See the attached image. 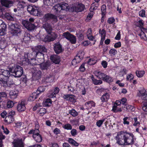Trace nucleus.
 Segmentation results:
<instances>
[{
  "label": "nucleus",
  "instance_id": "30",
  "mask_svg": "<svg viewBox=\"0 0 147 147\" xmlns=\"http://www.w3.org/2000/svg\"><path fill=\"white\" fill-rule=\"evenodd\" d=\"M110 95L107 93L104 94L100 98V99L102 102L107 101L109 98Z\"/></svg>",
  "mask_w": 147,
  "mask_h": 147
},
{
  "label": "nucleus",
  "instance_id": "46",
  "mask_svg": "<svg viewBox=\"0 0 147 147\" xmlns=\"http://www.w3.org/2000/svg\"><path fill=\"white\" fill-rule=\"evenodd\" d=\"M112 110L115 113H116L118 112L121 111V109L120 107H119L118 106H113Z\"/></svg>",
  "mask_w": 147,
  "mask_h": 147
},
{
  "label": "nucleus",
  "instance_id": "2",
  "mask_svg": "<svg viewBox=\"0 0 147 147\" xmlns=\"http://www.w3.org/2000/svg\"><path fill=\"white\" fill-rule=\"evenodd\" d=\"M13 76L7 70L0 69V83L4 87H9L13 84Z\"/></svg>",
  "mask_w": 147,
  "mask_h": 147
},
{
  "label": "nucleus",
  "instance_id": "41",
  "mask_svg": "<svg viewBox=\"0 0 147 147\" xmlns=\"http://www.w3.org/2000/svg\"><path fill=\"white\" fill-rule=\"evenodd\" d=\"M68 141L69 143L74 146L77 147L79 145V144L72 138H69Z\"/></svg>",
  "mask_w": 147,
  "mask_h": 147
},
{
  "label": "nucleus",
  "instance_id": "47",
  "mask_svg": "<svg viewBox=\"0 0 147 147\" xmlns=\"http://www.w3.org/2000/svg\"><path fill=\"white\" fill-rule=\"evenodd\" d=\"M117 51L116 49H112L110 50L109 53L111 56H114L117 54Z\"/></svg>",
  "mask_w": 147,
  "mask_h": 147
},
{
  "label": "nucleus",
  "instance_id": "54",
  "mask_svg": "<svg viewBox=\"0 0 147 147\" xmlns=\"http://www.w3.org/2000/svg\"><path fill=\"white\" fill-rule=\"evenodd\" d=\"M139 36L142 39L145 40H147V37L146 34L143 32L141 31L140 33L139 34Z\"/></svg>",
  "mask_w": 147,
  "mask_h": 147
},
{
  "label": "nucleus",
  "instance_id": "19",
  "mask_svg": "<svg viewBox=\"0 0 147 147\" xmlns=\"http://www.w3.org/2000/svg\"><path fill=\"white\" fill-rule=\"evenodd\" d=\"M137 95L138 96L140 97L143 100L145 99V97L147 96V94L146 93V90L145 89L143 88L139 90Z\"/></svg>",
  "mask_w": 147,
  "mask_h": 147
},
{
  "label": "nucleus",
  "instance_id": "18",
  "mask_svg": "<svg viewBox=\"0 0 147 147\" xmlns=\"http://www.w3.org/2000/svg\"><path fill=\"white\" fill-rule=\"evenodd\" d=\"M54 49L55 53L58 54L62 51V47L59 43L55 44L54 45Z\"/></svg>",
  "mask_w": 147,
  "mask_h": 147
},
{
  "label": "nucleus",
  "instance_id": "49",
  "mask_svg": "<svg viewBox=\"0 0 147 147\" xmlns=\"http://www.w3.org/2000/svg\"><path fill=\"white\" fill-rule=\"evenodd\" d=\"M96 62V60L93 58H91L89 59L88 61V63L90 65H92L95 64Z\"/></svg>",
  "mask_w": 147,
  "mask_h": 147
},
{
  "label": "nucleus",
  "instance_id": "50",
  "mask_svg": "<svg viewBox=\"0 0 147 147\" xmlns=\"http://www.w3.org/2000/svg\"><path fill=\"white\" fill-rule=\"evenodd\" d=\"M98 6V4L97 3L95 4L94 3L92 4L91 7L90 8V10L91 11L92 10H94L97 9Z\"/></svg>",
  "mask_w": 147,
  "mask_h": 147
},
{
  "label": "nucleus",
  "instance_id": "60",
  "mask_svg": "<svg viewBox=\"0 0 147 147\" xmlns=\"http://www.w3.org/2000/svg\"><path fill=\"white\" fill-rule=\"evenodd\" d=\"M90 12L88 13L87 16V19L89 20H90L91 19L94 14V13L92 11L93 10H92L91 11L90 10Z\"/></svg>",
  "mask_w": 147,
  "mask_h": 147
},
{
  "label": "nucleus",
  "instance_id": "21",
  "mask_svg": "<svg viewBox=\"0 0 147 147\" xmlns=\"http://www.w3.org/2000/svg\"><path fill=\"white\" fill-rule=\"evenodd\" d=\"M44 18L47 20L52 19L55 22H56L57 20V17L51 13H47L45 14Z\"/></svg>",
  "mask_w": 147,
  "mask_h": 147
},
{
  "label": "nucleus",
  "instance_id": "56",
  "mask_svg": "<svg viewBox=\"0 0 147 147\" xmlns=\"http://www.w3.org/2000/svg\"><path fill=\"white\" fill-rule=\"evenodd\" d=\"M46 112V110L44 108H40L39 111L40 114L41 116H43Z\"/></svg>",
  "mask_w": 147,
  "mask_h": 147
},
{
  "label": "nucleus",
  "instance_id": "3",
  "mask_svg": "<svg viewBox=\"0 0 147 147\" xmlns=\"http://www.w3.org/2000/svg\"><path fill=\"white\" fill-rule=\"evenodd\" d=\"M40 46H35L32 48V51L31 53H25L24 55V58L23 59L22 62L26 65H29V60L34 59L36 57V51L38 49L40 48V51L43 50V48H41Z\"/></svg>",
  "mask_w": 147,
  "mask_h": 147
},
{
  "label": "nucleus",
  "instance_id": "12",
  "mask_svg": "<svg viewBox=\"0 0 147 147\" xmlns=\"http://www.w3.org/2000/svg\"><path fill=\"white\" fill-rule=\"evenodd\" d=\"M22 24L27 30H34L35 27L34 24L30 23L29 21L27 20H23Z\"/></svg>",
  "mask_w": 147,
  "mask_h": 147
},
{
  "label": "nucleus",
  "instance_id": "17",
  "mask_svg": "<svg viewBox=\"0 0 147 147\" xmlns=\"http://www.w3.org/2000/svg\"><path fill=\"white\" fill-rule=\"evenodd\" d=\"M1 3L3 6L6 7H9L13 5V1L8 0H1Z\"/></svg>",
  "mask_w": 147,
  "mask_h": 147
},
{
  "label": "nucleus",
  "instance_id": "32",
  "mask_svg": "<svg viewBox=\"0 0 147 147\" xmlns=\"http://www.w3.org/2000/svg\"><path fill=\"white\" fill-rule=\"evenodd\" d=\"M33 137L36 142H40L42 140V138L40 134L38 135H33Z\"/></svg>",
  "mask_w": 147,
  "mask_h": 147
},
{
  "label": "nucleus",
  "instance_id": "27",
  "mask_svg": "<svg viewBox=\"0 0 147 147\" xmlns=\"http://www.w3.org/2000/svg\"><path fill=\"white\" fill-rule=\"evenodd\" d=\"M18 92L17 90H11L9 92V96L11 99H16L18 96Z\"/></svg>",
  "mask_w": 147,
  "mask_h": 147
},
{
  "label": "nucleus",
  "instance_id": "31",
  "mask_svg": "<svg viewBox=\"0 0 147 147\" xmlns=\"http://www.w3.org/2000/svg\"><path fill=\"white\" fill-rule=\"evenodd\" d=\"M40 68L42 69H47L50 66V63L49 62L40 64Z\"/></svg>",
  "mask_w": 147,
  "mask_h": 147
},
{
  "label": "nucleus",
  "instance_id": "57",
  "mask_svg": "<svg viewBox=\"0 0 147 147\" xmlns=\"http://www.w3.org/2000/svg\"><path fill=\"white\" fill-rule=\"evenodd\" d=\"M70 133L71 135L73 136H75L78 134V132L77 130L74 129H72L70 131Z\"/></svg>",
  "mask_w": 147,
  "mask_h": 147
},
{
  "label": "nucleus",
  "instance_id": "44",
  "mask_svg": "<svg viewBox=\"0 0 147 147\" xmlns=\"http://www.w3.org/2000/svg\"><path fill=\"white\" fill-rule=\"evenodd\" d=\"M69 113L71 115L74 117L77 116L78 115V113L74 109L69 110Z\"/></svg>",
  "mask_w": 147,
  "mask_h": 147
},
{
  "label": "nucleus",
  "instance_id": "16",
  "mask_svg": "<svg viewBox=\"0 0 147 147\" xmlns=\"http://www.w3.org/2000/svg\"><path fill=\"white\" fill-rule=\"evenodd\" d=\"M48 33V34L46 36L44 39V40L45 42H49L55 39V34L54 33L52 32L51 33Z\"/></svg>",
  "mask_w": 147,
  "mask_h": 147
},
{
  "label": "nucleus",
  "instance_id": "20",
  "mask_svg": "<svg viewBox=\"0 0 147 147\" xmlns=\"http://www.w3.org/2000/svg\"><path fill=\"white\" fill-rule=\"evenodd\" d=\"M95 103L92 101H90L86 102L84 106L85 107L86 109L89 110L92 107H94Z\"/></svg>",
  "mask_w": 147,
  "mask_h": 147
},
{
  "label": "nucleus",
  "instance_id": "34",
  "mask_svg": "<svg viewBox=\"0 0 147 147\" xmlns=\"http://www.w3.org/2000/svg\"><path fill=\"white\" fill-rule=\"evenodd\" d=\"M14 121V119L13 117L11 116H6L5 119V122L7 123H12Z\"/></svg>",
  "mask_w": 147,
  "mask_h": 147
},
{
  "label": "nucleus",
  "instance_id": "42",
  "mask_svg": "<svg viewBox=\"0 0 147 147\" xmlns=\"http://www.w3.org/2000/svg\"><path fill=\"white\" fill-rule=\"evenodd\" d=\"M52 104V101L50 99H46L44 102V105L46 107H49Z\"/></svg>",
  "mask_w": 147,
  "mask_h": 147
},
{
  "label": "nucleus",
  "instance_id": "14",
  "mask_svg": "<svg viewBox=\"0 0 147 147\" xmlns=\"http://www.w3.org/2000/svg\"><path fill=\"white\" fill-rule=\"evenodd\" d=\"M13 144L14 147H24V143L21 139L14 140Z\"/></svg>",
  "mask_w": 147,
  "mask_h": 147
},
{
  "label": "nucleus",
  "instance_id": "35",
  "mask_svg": "<svg viewBox=\"0 0 147 147\" xmlns=\"http://www.w3.org/2000/svg\"><path fill=\"white\" fill-rule=\"evenodd\" d=\"M102 80L104 81L109 83L113 81V80L112 77L109 76L107 75L106 74L105 75V76H104Z\"/></svg>",
  "mask_w": 147,
  "mask_h": 147
},
{
  "label": "nucleus",
  "instance_id": "29",
  "mask_svg": "<svg viewBox=\"0 0 147 147\" xmlns=\"http://www.w3.org/2000/svg\"><path fill=\"white\" fill-rule=\"evenodd\" d=\"M23 41L25 43H26L29 41L31 39V36L28 32H25L23 35Z\"/></svg>",
  "mask_w": 147,
  "mask_h": 147
},
{
  "label": "nucleus",
  "instance_id": "36",
  "mask_svg": "<svg viewBox=\"0 0 147 147\" xmlns=\"http://www.w3.org/2000/svg\"><path fill=\"white\" fill-rule=\"evenodd\" d=\"M91 79L92 80L93 83L96 85H99L102 83V81L101 80H97V79L94 78L93 76H92Z\"/></svg>",
  "mask_w": 147,
  "mask_h": 147
},
{
  "label": "nucleus",
  "instance_id": "48",
  "mask_svg": "<svg viewBox=\"0 0 147 147\" xmlns=\"http://www.w3.org/2000/svg\"><path fill=\"white\" fill-rule=\"evenodd\" d=\"M14 103L13 101L11 100H9L7 101L6 106L8 108H11L13 107Z\"/></svg>",
  "mask_w": 147,
  "mask_h": 147
},
{
  "label": "nucleus",
  "instance_id": "26",
  "mask_svg": "<svg viewBox=\"0 0 147 147\" xmlns=\"http://www.w3.org/2000/svg\"><path fill=\"white\" fill-rule=\"evenodd\" d=\"M94 74L98 78L102 79V80L103 79L105 75V74L102 72L101 71H94Z\"/></svg>",
  "mask_w": 147,
  "mask_h": 147
},
{
  "label": "nucleus",
  "instance_id": "15",
  "mask_svg": "<svg viewBox=\"0 0 147 147\" xmlns=\"http://www.w3.org/2000/svg\"><path fill=\"white\" fill-rule=\"evenodd\" d=\"M25 104L26 101L24 100H22L21 101L19 102L17 107L18 111L19 112L24 111L26 109Z\"/></svg>",
  "mask_w": 147,
  "mask_h": 147
},
{
  "label": "nucleus",
  "instance_id": "43",
  "mask_svg": "<svg viewBox=\"0 0 147 147\" xmlns=\"http://www.w3.org/2000/svg\"><path fill=\"white\" fill-rule=\"evenodd\" d=\"M84 55V52L82 51H81L79 52L76 56L78 57V58L80 59V60L81 61L83 58Z\"/></svg>",
  "mask_w": 147,
  "mask_h": 147
},
{
  "label": "nucleus",
  "instance_id": "37",
  "mask_svg": "<svg viewBox=\"0 0 147 147\" xmlns=\"http://www.w3.org/2000/svg\"><path fill=\"white\" fill-rule=\"evenodd\" d=\"M81 61L80 59L76 56L72 60L71 63L72 65L75 66L78 63H79Z\"/></svg>",
  "mask_w": 147,
  "mask_h": 147
},
{
  "label": "nucleus",
  "instance_id": "1",
  "mask_svg": "<svg viewBox=\"0 0 147 147\" xmlns=\"http://www.w3.org/2000/svg\"><path fill=\"white\" fill-rule=\"evenodd\" d=\"M115 139L117 144L123 146L133 144L136 140L132 134L124 131L118 132Z\"/></svg>",
  "mask_w": 147,
  "mask_h": 147
},
{
  "label": "nucleus",
  "instance_id": "53",
  "mask_svg": "<svg viewBox=\"0 0 147 147\" xmlns=\"http://www.w3.org/2000/svg\"><path fill=\"white\" fill-rule=\"evenodd\" d=\"M129 117H125L123 119V124L124 125H129Z\"/></svg>",
  "mask_w": 147,
  "mask_h": 147
},
{
  "label": "nucleus",
  "instance_id": "39",
  "mask_svg": "<svg viewBox=\"0 0 147 147\" xmlns=\"http://www.w3.org/2000/svg\"><path fill=\"white\" fill-rule=\"evenodd\" d=\"M45 87V86H40L38 88L36 92V93L38 95L40 94L41 92H43L46 89Z\"/></svg>",
  "mask_w": 147,
  "mask_h": 147
},
{
  "label": "nucleus",
  "instance_id": "61",
  "mask_svg": "<svg viewBox=\"0 0 147 147\" xmlns=\"http://www.w3.org/2000/svg\"><path fill=\"white\" fill-rule=\"evenodd\" d=\"M142 108L143 111L147 112V102L144 103Z\"/></svg>",
  "mask_w": 147,
  "mask_h": 147
},
{
  "label": "nucleus",
  "instance_id": "62",
  "mask_svg": "<svg viewBox=\"0 0 147 147\" xmlns=\"http://www.w3.org/2000/svg\"><path fill=\"white\" fill-rule=\"evenodd\" d=\"M53 132L54 134L58 135L60 134L61 131L59 129L56 128L53 130Z\"/></svg>",
  "mask_w": 147,
  "mask_h": 147
},
{
  "label": "nucleus",
  "instance_id": "8",
  "mask_svg": "<svg viewBox=\"0 0 147 147\" xmlns=\"http://www.w3.org/2000/svg\"><path fill=\"white\" fill-rule=\"evenodd\" d=\"M37 46L40 47L41 48H43V50L40 51V48L38 49L36 51V57H37V59L40 61H41V60L40 59H42V60L43 61V59H44V54L43 53V52H46L47 51V49L45 48L42 45H38Z\"/></svg>",
  "mask_w": 147,
  "mask_h": 147
},
{
  "label": "nucleus",
  "instance_id": "5",
  "mask_svg": "<svg viewBox=\"0 0 147 147\" xmlns=\"http://www.w3.org/2000/svg\"><path fill=\"white\" fill-rule=\"evenodd\" d=\"M9 27L11 33L13 35L18 36L22 32L21 26L17 23H11Z\"/></svg>",
  "mask_w": 147,
  "mask_h": 147
},
{
  "label": "nucleus",
  "instance_id": "28",
  "mask_svg": "<svg viewBox=\"0 0 147 147\" xmlns=\"http://www.w3.org/2000/svg\"><path fill=\"white\" fill-rule=\"evenodd\" d=\"M0 27L1 28H0V35H3L5 34V32L6 29V25L3 21V23L0 25Z\"/></svg>",
  "mask_w": 147,
  "mask_h": 147
},
{
  "label": "nucleus",
  "instance_id": "63",
  "mask_svg": "<svg viewBox=\"0 0 147 147\" xmlns=\"http://www.w3.org/2000/svg\"><path fill=\"white\" fill-rule=\"evenodd\" d=\"M134 122L133 124L134 126H136L140 124V123L138 121V119L137 117L134 118Z\"/></svg>",
  "mask_w": 147,
  "mask_h": 147
},
{
  "label": "nucleus",
  "instance_id": "59",
  "mask_svg": "<svg viewBox=\"0 0 147 147\" xmlns=\"http://www.w3.org/2000/svg\"><path fill=\"white\" fill-rule=\"evenodd\" d=\"M139 15L142 17H145V11L144 9H142L139 12Z\"/></svg>",
  "mask_w": 147,
  "mask_h": 147
},
{
  "label": "nucleus",
  "instance_id": "4",
  "mask_svg": "<svg viewBox=\"0 0 147 147\" xmlns=\"http://www.w3.org/2000/svg\"><path fill=\"white\" fill-rule=\"evenodd\" d=\"M70 9V7L68 4L64 2L57 4L53 6L52 8L53 11L57 13L62 12L63 11H68Z\"/></svg>",
  "mask_w": 147,
  "mask_h": 147
},
{
  "label": "nucleus",
  "instance_id": "23",
  "mask_svg": "<svg viewBox=\"0 0 147 147\" xmlns=\"http://www.w3.org/2000/svg\"><path fill=\"white\" fill-rule=\"evenodd\" d=\"M60 1V0H43L44 5H52L54 3Z\"/></svg>",
  "mask_w": 147,
  "mask_h": 147
},
{
  "label": "nucleus",
  "instance_id": "38",
  "mask_svg": "<svg viewBox=\"0 0 147 147\" xmlns=\"http://www.w3.org/2000/svg\"><path fill=\"white\" fill-rule=\"evenodd\" d=\"M99 33L101 35V40L103 41L105 38L106 36V32L104 29L101 30V29L99 30Z\"/></svg>",
  "mask_w": 147,
  "mask_h": 147
},
{
  "label": "nucleus",
  "instance_id": "58",
  "mask_svg": "<svg viewBox=\"0 0 147 147\" xmlns=\"http://www.w3.org/2000/svg\"><path fill=\"white\" fill-rule=\"evenodd\" d=\"M26 5V3L24 1L20 2L18 4V6L20 8H24L25 6Z\"/></svg>",
  "mask_w": 147,
  "mask_h": 147
},
{
  "label": "nucleus",
  "instance_id": "33",
  "mask_svg": "<svg viewBox=\"0 0 147 147\" xmlns=\"http://www.w3.org/2000/svg\"><path fill=\"white\" fill-rule=\"evenodd\" d=\"M38 95L36 93V92H34L31 94L30 96L28 97V100L30 101H32L34 100L37 97Z\"/></svg>",
  "mask_w": 147,
  "mask_h": 147
},
{
  "label": "nucleus",
  "instance_id": "25",
  "mask_svg": "<svg viewBox=\"0 0 147 147\" xmlns=\"http://www.w3.org/2000/svg\"><path fill=\"white\" fill-rule=\"evenodd\" d=\"M42 62L43 61H42L41 62H40L38 59L36 60L34 58L29 60V64H30L32 66L36 65H40Z\"/></svg>",
  "mask_w": 147,
  "mask_h": 147
},
{
  "label": "nucleus",
  "instance_id": "6",
  "mask_svg": "<svg viewBox=\"0 0 147 147\" xmlns=\"http://www.w3.org/2000/svg\"><path fill=\"white\" fill-rule=\"evenodd\" d=\"M28 11L34 16H40L42 13L39 8L34 5H29L27 8Z\"/></svg>",
  "mask_w": 147,
  "mask_h": 147
},
{
  "label": "nucleus",
  "instance_id": "9",
  "mask_svg": "<svg viewBox=\"0 0 147 147\" xmlns=\"http://www.w3.org/2000/svg\"><path fill=\"white\" fill-rule=\"evenodd\" d=\"M84 8V5L81 3H78L75 4L71 7V11L73 12H81L83 11Z\"/></svg>",
  "mask_w": 147,
  "mask_h": 147
},
{
  "label": "nucleus",
  "instance_id": "51",
  "mask_svg": "<svg viewBox=\"0 0 147 147\" xmlns=\"http://www.w3.org/2000/svg\"><path fill=\"white\" fill-rule=\"evenodd\" d=\"M105 121V119H103L102 120H100L96 122V125L98 127H100Z\"/></svg>",
  "mask_w": 147,
  "mask_h": 147
},
{
  "label": "nucleus",
  "instance_id": "10",
  "mask_svg": "<svg viewBox=\"0 0 147 147\" xmlns=\"http://www.w3.org/2000/svg\"><path fill=\"white\" fill-rule=\"evenodd\" d=\"M31 71L32 73V78L33 79L38 80L40 78L42 72L38 69L34 67L32 68Z\"/></svg>",
  "mask_w": 147,
  "mask_h": 147
},
{
  "label": "nucleus",
  "instance_id": "11",
  "mask_svg": "<svg viewBox=\"0 0 147 147\" xmlns=\"http://www.w3.org/2000/svg\"><path fill=\"white\" fill-rule=\"evenodd\" d=\"M62 36L73 44H75L76 42V38L74 35L71 34L68 32H64L62 34Z\"/></svg>",
  "mask_w": 147,
  "mask_h": 147
},
{
  "label": "nucleus",
  "instance_id": "22",
  "mask_svg": "<svg viewBox=\"0 0 147 147\" xmlns=\"http://www.w3.org/2000/svg\"><path fill=\"white\" fill-rule=\"evenodd\" d=\"M50 59L52 61L56 64H59L60 61V57L58 55H52L51 56Z\"/></svg>",
  "mask_w": 147,
  "mask_h": 147
},
{
  "label": "nucleus",
  "instance_id": "64",
  "mask_svg": "<svg viewBox=\"0 0 147 147\" xmlns=\"http://www.w3.org/2000/svg\"><path fill=\"white\" fill-rule=\"evenodd\" d=\"M5 16L6 18L9 20H13V17L8 13H6Z\"/></svg>",
  "mask_w": 147,
  "mask_h": 147
},
{
  "label": "nucleus",
  "instance_id": "45",
  "mask_svg": "<svg viewBox=\"0 0 147 147\" xmlns=\"http://www.w3.org/2000/svg\"><path fill=\"white\" fill-rule=\"evenodd\" d=\"M62 127L64 129L67 130H71L72 129V126L69 123H67L63 125Z\"/></svg>",
  "mask_w": 147,
  "mask_h": 147
},
{
  "label": "nucleus",
  "instance_id": "52",
  "mask_svg": "<svg viewBox=\"0 0 147 147\" xmlns=\"http://www.w3.org/2000/svg\"><path fill=\"white\" fill-rule=\"evenodd\" d=\"M106 6L105 5H103L101 7V11H102V14L103 15H104L106 14Z\"/></svg>",
  "mask_w": 147,
  "mask_h": 147
},
{
  "label": "nucleus",
  "instance_id": "7",
  "mask_svg": "<svg viewBox=\"0 0 147 147\" xmlns=\"http://www.w3.org/2000/svg\"><path fill=\"white\" fill-rule=\"evenodd\" d=\"M12 74V76L15 77H20L22 74L23 69L22 67L19 65L13 67L10 70Z\"/></svg>",
  "mask_w": 147,
  "mask_h": 147
},
{
  "label": "nucleus",
  "instance_id": "40",
  "mask_svg": "<svg viewBox=\"0 0 147 147\" xmlns=\"http://www.w3.org/2000/svg\"><path fill=\"white\" fill-rule=\"evenodd\" d=\"M136 74L138 78H141L142 77L145 73L144 71H139L137 70L136 72Z\"/></svg>",
  "mask_w": 147,
  "mask_h": 147
},
{
  "label": "nucleus",
  "instance_id": "13",
  "mask_svg": "<svg viewBox=\"0 0 147 147\" xmlns=\"http://www.w3.org/2000/svg\"><path fill=\"white\" fill-rule=\"evenodd\" d=\"M59 91V89L58 87H56L54 90H50L47 93V97L50 98L55 97L56 95L58 94Z\"/></svg>",
  "mask_w": 147,
  "mask_h": 147
},
{
  "label": "nucleus",
  "instance_id": "24",
  "mask_svg": "<svg viewBox=\"0 0 147 147\" xmlns=\"http://www.w3.org/2000/svg\"><path fill=\"white\" fill-rule=\"evenodd\" d=\"M43 28L45 30L47 33H51L53 30L51 26L48 23H46L43 25Z\"/></svg>",
  "mask_w": 147,
  "mask_h": 147
},
{
  "label": "nucleus",
  "instance_id": "55",
  "mask_svg": "<svg viewBox=\"0 0 147 147\" xmlns=\"http://www.w3.org/2000/svg\"><path fill=\"white\" fill-rule=\"evenodd\" d=\"M126 108L129 111H134L135 110L134 107L130 105H127Z\"/></svg>",
  "mask_w": 147,
  "mask_h": 147
}]
</instances>
